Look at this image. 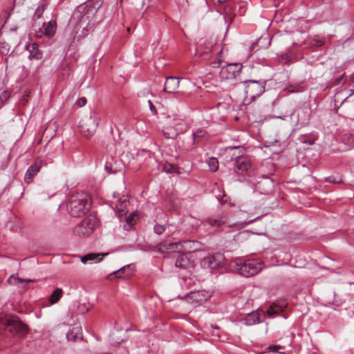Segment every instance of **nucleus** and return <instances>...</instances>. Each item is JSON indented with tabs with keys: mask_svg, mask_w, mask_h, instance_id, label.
<instances>
[{
	"mask_svg": "<svg viewBox=\"0 0 354 354\" xmlns=\"http://www.w3.org/2000/svg\"><path fill=\"white\" fill-rule=\"evenodd\" d=\"M194 243L190 241H185L183 243H168L167 241H162L160 243V250L164 252H178V256L175 261L176 268L182 270H188L194 266V261H192L187 254L180 253L183 249L185 250L187 248H191L189 245Z\"/></svg>",
	"mask_w": 354,
	"mask_h": 354,
	"instance_id": "1",
	"label": "nucleus"
},
{
	"mask_svg": "<svg viewBox=\"0 0 354 354\" xmlns=\"http://www.w3.org/2000/svg\"><path fill=\"white\" fill-rule=\"evenodd\" d=\"M286 304L279 303L272 304L266 312L263 310H255L250 313L244 319V323L247 326H252L263 321L266 315L270 317H274L279 315L286 308Z\"/></svg>",
	"mask_w": 354,
	"mask_h": 354,
	"instance_id": "2",
	"label": "nucleus"
},
{
	"mask_svg": "<svg viewBox=\"0 0 354 354\" xmlns=\"http://www.w3.org/2000/svg\"><path fill=\"white\" fill-rule=\"evenodd\" d=\"M236 271L245 277H252L258 274L262 269L261 263L257 259L243 261L242 259L234 260Z\"/></svg>",
	"mask_w": 354,
	"mask_h": 354,
	"instance_id": "3",
	"label": "nucleus"
},
{
	"mask_svg": "<svg viewBox=\"0 0 354 354\" xmlns=\"http://www.w3.org/2000/svg\"><path fill=\"white\" fill-rule=\"evenodd\" d=\"M91 205L86 196H73L67 205L68 210L71 216L80 217L84 215L90 209Z\"/></svg>",
	"mask_w": 354,
	"mask_h": 354,
	"instance_id": "4",
	"label": "nucleus"
},
{
	"mask_svg": "<svg viewBox=\"0 0 354 354\" xmlns=\"http://www.w3.org/2000/svg\"><path fill=\"white\" fill-rule=\"evenodd\" d=\"M241 69V64H228L221 68L219 75L221 80L229 82L232 85L237 84L242 82L240 78Z\"/></svg>",
	"mask_w": 354,
	"mask_h": 354,
	"instance_id": "5",
	"label": "nucleus"
},
{
	"mask_svg": "<svg viewBox=\"0 0 354 354\" xmlns=\"http://www.w3.org/2000/svg\"><path fill=\"white\" fill-rule=\"evenodd\" d=\"M245 97L249 98L250 102L254 101L257 97L261 96L265 92V80L256 81L252 80H245Z\"/></svg>",
	"mask_w": 354,
	"mask_h": 354,
	"instance_id": "6",
	"label": "nucleus"
},
{
	"mask_svg": "<svg viewBox=\"0 0 354 354\" xmlns=\"http://www.w3.org/2000/svg\"><path fill=\"white\" fill-rule=\"evenodd\" d=\"M98 225V221L95 216L86 217L75 228V232L79 236H88L91 234Z\"/></svg>",
	"mask_w": 354,
	"mask_h": 354,
	"instance_id": "7",
	"label": "nucleus"
},
{
	"mask_svg": "<svg viewBox=\"0 0 354 354\" xmlns=\"http://www.w3.org/2000/svg\"><path fill=\"white\" fill-rule=\"evenodd\" d=\"M3 324L13 335H24L26 333V326L17 316L12 315L6 318Z\"/></svg>",
	"mask_w": 354,
	"mask_h": 354,
	"instance_id": "8",
	"label": "nucleus"
},
{
	"mask_svg": "<svg viewBox=\"0 0 354 354\" xmlns=\"http://www.w3.org/2000/svg\"><path fill=\"white\" fill-rule=\"evenodd\" d=\"M100 118L96 113H93L89 118L82 121L80 126L82 134L86 138H90L95 132Z\"/></svg>",
	"mask_w": 354,
	"mask_h": 354,
	"instance_id": "9",
	"label": "nucleus"
},
{
	"mask_svg": "<svg viewBox=\"0 0 354 354\" xmlns=\"http://www.w3.org/2000/svg\"><path fill=\"white\" fill-rule=\"evenodd\" d=\"M225 258L221 253H216L213 255L206 257L201 261V266L203 268H209L211 270L218 269L225 266Z\"/></svg>",
	"mask_w": 354,
	"mask_h": 354,
	"instance_id": "10",
	"label": "nucleus"
},
{
	"mask_svg": "<svg viewBox=\"0 0 354 354\" xmlns=\"http://www.w3.org/2000/svg\"><path fill=\"white\" fill-rule=\"evenodd\" d=\"M234 171L238 174L251 175L253 169L250 158L247 156H238L234 160Z\"/></svg>",
	"mask_w": 354,
	"mask_h": 354,
	"instance_id": "11",
	"label": "nucleus"
},
{
	"mask_svg": "<svg viewBox=\"0 0 354 354\" xmlns=\"http://www.w3.org/2000/svg\"><path fill=\"white\" fill-rule=\"evenodd\" d=\"M113 196L112 205H114L113 208L118 213L119 216L122 217L127 213V207L129 205V201L125 196H120V194L117 193H114Z\"/></svg>",
	"mask_w": 354,
	"mask_h": 354,
	"instance_id": "12",
	"label": "nucleus"
},
{
	"mask_svg": "<svg viewBox=\"0 0 354 354\" xmlns=\"http://www.w3.org/2000/svg\"><path fill=\"white\" fill-rule=\"evenodd\" d=\"M274 181L268 176H262L257 181L255 188L261 194H270L274 190Z\"/></svg>",
	"mask_w": 354,
	"mask_h": 354,
	"instance_id": "13",
	"label": "nucleus"
},
{
	"mask_svg": "<svg viewBox=\"0 0 354 354\" xmlns=\"http://www.w3.org/2000/svg\"><path fill=\"white\" fill-rule=\"evenodd\" d=\"M41 165L42 160L38 158L28 168L24 176L26 183L30 184L32 182L34 177L39 172Z\"/></svg>",
	"mask_w": 354,
	"mask_h": 354,
	"instance_id": "14",
	"label": "nucleus"
},
{
	"mask_svg": "<svg viewBox=\"0 0 354 354\" xmlns=\"http://www.w3.org/2000/svg\"><path fill=\"white\" fill-rule=\"evenodd\" d=\"M209 296L204 290L191 292L187 295L186 299L189 302L194 303L196 304H201L207 301Z\"/></svg>",
	"mask_w": 354,
	"mask_h": 354,
	"instance_id": "15",
	"label": "nucleus"
},
{
	"mask_svg": "<svg viewBox=\"0 0 354 354\" xmlns=\"http://www.w3.org/2000/svg\"><path fill=\"white\" fill-rule=\"evenodd\" d=\"M7 282L10 285L17 286L26 290L28 289L27 283L36 282V280L31 279H22L12 274L8 279Z\"/></svg>",
	"mask_w": 354,
	"mask_h": 354,
	"instance_id": "16",
	"label": "nucleus"
},
{
	"mask_svg": "<svg viewBox=\"0 0 354 354\" xmlns=\"http://www.w3.org/2000/svg\"><path fill=\"white\" fill-rule=\"evenodd\" d=\"M179 80L176 77L171 76L166 78L164 91L167 93H175L179 86Z\"/></svg>",
	"mask_w": 354,
	"mask_h": 354,
	"instance_id": "17",
	"label": "nucleus"
},
{
	"mask_svg": "<svg viewBox=\"0 0 354 354\" xmlns=\"http://www.w3.org/2000/svg\"><path fill=\"white\" fill-rule=\"evenodd\" d=\"M66 337L68 341L77 342L82 339V333L80 326H74L66 334Z\"/></svg>",
	"mask_w": 354,
	"mask_h": 354,
	"instance_id": "18",
	"label": "nucleus"
},
{
	"mask_svg": "<svg viewBox=\"0 0 354 354\" xmlns=\"http://www.w3.org/2000/svg\"><path fill=\"white\" fill-rule=\"evenodd\" d=\"M193 143L198 144L208 139L209 136L203 129H198L192 133Z\"/></svg>",
	"mask_w": 354,
	"mask_h": 354,
	"instance_id": "19",
	"label": "nucleus"
},
{
	"mask_svg": "<svg viewBox=\"0 0 354 354\" xmlns=\"http://www.w3.org/2000/svg\"><path fill=\"white\" fill-rule=\"evenodd\" d=\"M57 30V22L55 20H50L48 23L44 24V34L48 37H53Z\"/></svg>",
	"mask_w": 354,
	"mask_h": 354,
	"instance_id": "20",
	"label": "nucleus"
},
{
	"mask_svg": "<svg viewBox=\"0 0 354 354\" xmlns=\"http://www.w3.org/2000/svg\"><path fill=\"white\" fill-rule=\"evenodd\" d=\"M26 49L30 53V57L31 58L39 60L42 58V53L38 48V46L36 44H29L26 45Z\"/></svg>",
	"mask_w": 354,
	"mask_h": 354,
	"instance_id": "21",
	"label": "nucleus"
},
{
	"mask_svg": "<svg viewBox=\"0 0 354 354\" xmlns=\"http://www.w3.org/2000/svg\"><path fill=\"white\" fill-rule=\"evenodd\" d=\"M107 253H89L81 257V261L83 263H87L88 261H100L104 257L107 255Z\"/></svg>",
	"mask_w": 354,
	"mask_h": 354,
	"instance_id": "22",
	"label": "nucleus"
},
{
	"mask_svg": "<svg viewBox=\"0 0 354 354\" xmlns=\"http://www.w3.org/2000/svg\"><path fill=\"white\" fill-rule=\"evenodd\" d=\"M138 218L137 212H132L129 216L125 217V222L124 223V229L129 230L135 225L136 220Z\"/></svg>",
	"mask_w": 354,
	"mask_h": 354,
	"instance_id": "23",
	"label": "nucleus"
},
{
	"mask_svg": "<svg viewBox=\"0 0 354 354\" xmlns=\"http://www.w3.org/2000/svg\"><path fill=\"white\" fill-rule=\"evenodd\" d=\"M172 124V127L176 129L180 133L186 131L188 128L186 122L181 118H174Z\"/></svg>",
	"mask_w": 354,
	"mask_h": 354,
	"instance_id": "24",
	"label": "nucleus"
},
{
	"mask_svg": "<svg viewBox=\"0 0 354 354\" xmlns=\"http://www.w3.org/2000/svg\"><path fill=\"white\" fill-rule=\"evenodd\" d=\"M207 224L213 227H219L225 223V220L222 216L209 217L205 220Z\"/></svg>",
	"mask_w": 354,
	"mask_h": 354,
	"instance_id": "25",
	"label": "nucleus"
},
{
	"mask_svg": "<svg viewBox=\"0 0 354 354\" xmlns=\"http://www.w3.org/2000/svg\"><path fill=\"white\" fill-rule=\"evenodd\" d=\"M179 133L172 126L166 127L163 129V134L168 139H175Z\"/></svg>",
	"mask_w": 354,
	"mask_h": 354,
	"instance_id": "26",
	"label": "nucleus"
},
{
	"mask_svg": "<svg viewBox=\"0 0 354 354\" xmlns=\"http://www.w3.org/2000/svg\"><path fill=\"white\" fill-rule=\"evenodd\" d=\"M47 7V3L42 1H40L38 4V6L35 12V14L33 15V18L35 19H39L41 17L44 10H46Z\"/></svg>",
	"mask_w": 354,
	"mask_h": 354,
	"instance_id": "27",
	"label": "nucleus"
},
{
	"mask_svg": "<svg viewBox=\"0 0 354 354\" xmlns=\"http://www.w3.org/2000/svg\"><path fill=\"white\" fill-rule=\"evenodd\" d=\"M63 295V291L61 288H56L50 297V302L51 304L57 303Z\"/></svg>",
	"mask_w": 354,
	"mask_h": 354,
	"instance_id": "28",
	"label": "nucleus"
},
{
	"mask_svg": "<svg viewBox=\"0 0 354 354\" xmlns=\"http://www.w3.org/2000/svg\"><path fill=\"white\" fill-rule=\"evenodd\" d=\"M207 163L209 166V169L212 172H215L218 170L219 163H218V160L216 158L212 157V158H208L207 160Z\"/></svg>",
	"mask_w": 354,
	"mask_h": 354,
	"instance_id": "29",
	"label": "nucleus"
},
{
	"mask_svg": "<svg viewBox=\"0 0 354 354\" xmlns=\"http://www.w3.org/2000/svg\"><path fill=\"white\" fill-rule=\"evenodd\" d=\"M325 43V41L323 38L317 35L313 37V39L310 41V46L314 48H319L322 46Z\"/></svg>",
	"mask_w": 354,
	"mask_h": 354,
	"instance_id": "30",
	"label": "nucleus"
},
{
	"mask_svg": "<svg viewBox=\"0 0 354 354\" xmlns=\"http://www.w3.org/2000/svg\"><path fill=\"white\" fill-rule=\"evenodd\" d=\"M202 45H203V44L201 43L196 48V52L200 55L210 52L212 50V47H213L212 44H209L208 45V48H206L204 50H202Z\"/></svg>",
	"mask_w": 354,
	"mask_h": 354,
	"instance_id": "31",
	"label": "nucleus"
},
{
	"mask_svg": "<svg viewBox=\"0 0 354 354\" xmlns=\"http://www.w3.org/2000/svg\"><path fill=\"white\" fill-rule=\"evenodd\" d=\"M10 93L7 91H3L0 93V102L3 104L10 98Z\"/></svg>",
	"mask_w": 354,
	"mask_h": 354,
	"instance_id": "32",
	"label": "nucleus"
},
{
	"mask_svg": "<svg viewBox=\"0 0 354 354\" xmlns=\"http://www.w3.org/2000/svg\"><path fill=\"white\" fill-rule=\"evenodd\" d=\"M153 230L157 234H161L165 230V227L164 225L156 224L153 227Z\"/></svg>",
	"mask_w": 354,
	"mask_h": 354,
	"instance_id": "33",
	"label": "nucleus"
},
{
	"mask_svg": "<svg viewBox=\"0 0 354 354\" xmlns=\"http://www.w3.org/2000/svg\"><path fill=\"white\" fill-rule=\"evenodd\" d=\"M287 90L290 93H297L301 91V88L299 85H290L289 86L287 87Z\"/></svg>",
	"mask_w": 354,
	"mask_h": 354,
	"instance_id": "34",
	"label": "nucleus"
},
{
	"mask_svg": "<svg viewBox=\"0 0 354 354\" xmlns=\"http://www.w3.org/2000/svg\"><path fill=\"white\" fill-rule=\"evenodd\" d=\"M131 267V265H127L126 266H123L121 268H120L119 270H116V271H114L113 272L109 277L108 278L111 276V275H113L115 274L116 276V277H121L120 275H118L121 272L124 271L127 268H129Z\"/></svg>",
	"mask_w": 354,
	"mask_h": 354,
	"instance_id": "35",
	"label": "nucleus"
},
{
	"mask_svg": "<svg viewBox=\"0 0 354 354\" xmlns=\"http://www.w3.org/2000/svg\"><path fill=\"white\" fill-rule=\"evenodd\" d=\"M104 169L109 174H115L116 173L115 169H113L112 165L110 162L106 163Z\"/></svg>",
	"mask_w": 354,
	"mask_h": 354,
	"instance_id": "36",
	"label": "nucleus"
},
{
	"mask_svg": "<svg viewBox=\"0 0 354 354\" xmlns=\"http://www.w3.org/2000/svg\"><path fill=\"white\" fill-rule=\"evenodd\" d=\"M148 104H149V109L151 111L152 114L153 115H157L158 114V111H157V109H156V106L153 104V102L151 100H148Z\"/></svg>",
	"mask_w": 354,
	"mask_h": 354,
	"instance_id": "37",
	"label": "nucleus"
},
{
	"mask_svg": "<svg viewBox=\"0 0 354 354\" xmlns=\"http://www.w3.org/2000/svg\"><path fill=\"white\" fill-rule=\"evenodd\" d=\"M86 104V99L85 97H82L79 98L77 101V104L80 107H82V106H85Z\"/></svg>",
	"mask_w": 354,
	"mask_h": 354,
	"instance_id": "38",
	"label": "nucleus"
},
{
	"mask_svg": "<svg viewBox=\"0 0 354 354\" xmlns=\"http://www.w3.org/2000/svg\"><path fill=\"white\" fill-rule=\"evenodd\" d=\"M351 81L353 84V86L354 88V73L351 75ZM354 95V88L351 90L350 96Z\"/></svg>",
	"mask_w": 354,
	"mask_h": 354,
	"instance_id": "39",
	"label": "nucleus"
},
{
	"mask_svg": "<svg viewBox=\"0 0 354 354\" xmlns=\"http://www.w3.org/2000/svg\"><path fill=\"white\" fill-rule=\"evenodd\" d=\"M280 348V346H270L269 347L270 350L272 351H274V352H277L278 351V349Z\"/></svg>",
	"mask_w": 354,
	"mask_h": 354,
	"instance_id": "40",
	"label": "nucleus"
},
{
	"mask_svg": "<svg viewBox=\"0 0 354 354\" xmlns=\"http://www.w3.org/2000/svg\"><path fill=\"white\" fill-rule=\"evenodd\" d=\"M326 180L328 183H335V178L333 176H328L326 178Z\"/></svg>",
	"mask_w": 354,
	"mask_h": 354,
	"instance_id": "41",
	"label": "nucleus"
},
{
	"mask_svg": "<svg viewBox=\"0 0 354 354\" xmlns=\"http://www.w3.org/2000/svg\"><path fill=\"white\" fill-rule=\"evenodd\" d=\"M214 3H217L218 4H222L225 2L227 0H213Z\"/></svg>",
	"mask_w": 354,
	"mask_h": 354,
	"instance_id": "42",
	"label": "nucleus"
},
{
	"mask_svg": "<svg viewBox=\"0 0 354 354\" xmlns=\"http://www.w3.org/2000/svg\"><path fill=\"white\" fill-rule=\"evenodd\" d=\"M259 217H257L256 218L254 219H251L250 220V222H253L254 221H256L257 219H258Z\"/></svg>",
	"mask_w": 354,
	"mask_h": 354,
	"instance_id": "43",
	"label": "nucleus"
},
{
	"mask_svg": "<svg viewBox=\"0 0 354 354\" xmlns=\"http://www.w3.org/2000/svg\"><path fill=\"white\" fill-rule=\"evenodd\" d=\"M237 147H230V149H236Z\"/></svg>",
	"mask_w": 354,
	"mask_h": 354,
	"instance_id": "44",
	"label": "nucleus"
},
{
	"mask_svg": "<svg viewBox=\"0 0 354 354\" xmlns=\"http://www.w3.org/2000/svg\"><path fill=\"white\" fill-rule=\"evenodd\" d=\"M242 208L241 209V211H245L244 209H243V205H242L241 207Z\"/></svg>",
	"mask_w": 354,
	"mask_h": 354,
	"instance_id": "45",
	"label": "nucleus"
},
{
	"mask_svg": "<svg viewBox=\"0 0 354 354\" xmlns=\"http://www.w3.org/2000/svg\"><path fill=\"white\" fill-rule=\"evenodd\" d=\"M24 100L25 101V102H26L28 100L26 98H24Z\"/></svg>",
	"mask_w": 354,
	"mask_h": 354,
	"instance_id": "46",
	"label": "nucleus"
},
{
	"mask_svg": "<svg viewBox=\"0 0 354 354\" xmlns=\"http://www.w3.org/2000/svg\"><path fill=\"white\" fill-rule=\"evenodd\" d=\"M351 285H354V283H350Z\"/></svg>",
	"mask_w": 354,
	"mask_h": 354,
	"instance_id": "47",
	"label": "nucleus"
}]
</instances>
